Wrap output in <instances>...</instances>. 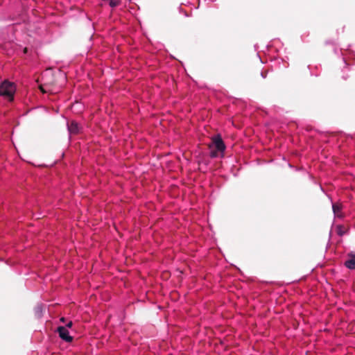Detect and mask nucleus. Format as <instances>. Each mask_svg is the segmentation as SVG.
Wrapping results in <instances>:
<instances>
[{"label": "nucleus", "mask_w": 355, "mask_h": 355, "mask_svg": "<svg viewBox=\"0 0 355 355\" xmlns=\"http://www.w3.org/2000/svg\"><path fill=\"white\" fill-rule=\"evenodd\" d=\"M212 147H214L216 150H212L211 152L210 155L211 157H216L218 152L224 153L225 145L220 135H216L212 137V144L209 145V148H211Z\"/></svg>", "instance_id": "nucleus-2"}, {"label": "nucleus", "mask_w": 355, "mask_h": 355, "mask_svg": "<svg viewBox=\"0 0 355 355\" xmlns=\"http://www.w3.org/2000/svg\"><path fill=\"white\" fill-rule=\"evenodd\" d=\"M34 312L37 318H41L43 313V305L42 304H37L34 309Z\"/></svg>", "instance_id": "nucleus-7"}, {"label": "nucleus", "mask_w": 355, "mask_h": 355, "mask_svg": "<svg viewBox=\"0 0 355 355\" xmlns=\"http://www.w3.org/2000/svg\"><path fill=\"white\" fill-rule=\"evenodd\" d=\"M346 268L355 270V252H350L347 254V259L345 262Z\"/></svg>", "instance_id": "nucleus-4"}, {"label": "nucleus", "mask_w": 355, "mask_h": 355, "mask_svg": "<svg viewBox=\"0 0 355 355\" xmlns=\"http://www.w3.org/2000/svg\"><path fill=\"white\" fill-rule=\"evenodd\" d=\"M15 90L16 87L15 84L8 80H4L0 85V96L8 98L9 101L13 99Z\"/></svg>", "instance_id": "nucleus-1"}, {"label": "nucleus", "mask_w": 355, "mask_h": 355, "mask_svg": "<svg viewBox=\"0 0 355 355\" xmlns=\"http://www.w3.org/2000/svg\"><path fill=\"white\" fill-rule=\"evenodd\" d=\"M261 76H262L263 78H265L266 77V73H263V72H262V73H261Z\"/></svg>", "instance_id": "nucleus-11"}, {"label": "nucleus", "mask_w": 355, "mask_h": 355, "mask_svg": "<svg viewBox=\"0 0 355 355\" xmlns=\"http://www.w3.org/2000/svg\"><path fill=\"white\" fill-rule=\"evenodd\" d=\"M68 130L71 134H77L80 130L78 123L74 121H71L67 124Z\"/></svg>", "instance_id": "nucleus-5"}, {"label": "nucleus", "mask_w": 355, "mask_h": 355, "mask_svg": "<svg viewBox=\"0 0 355 355\" xmlns=\"http://www.w3.org/2000/svg\"><path fill=\"white\" fill-rule=\"evenodd\" d=\"M332 209L335 217L343 218V216L341 213L342 206L339 204L332 203Z\"/></svg>", "instance_id": "nucleus-6"}, {"label": "nucleus", "mask_w": 355, "mask_h": 355, "mask_svg": "<svg viewBox=\"0 0 355 355\" xmlns=\"http://www.w3.org/2000/svg\"><path fill=\"white\" fill-rule=\"evenodd\" d=\"M73 325V322L71 321H69V322L67 323L66 326L64 327H67V329H68V328H71Z\"/></svg>", "instance_id": "nucleus-10"}, {"label": "nucleus", "mask_w": 355, "mask_h": 355, "mask_svg": "<svg viewBox=\"0 0 355 355\" xmlns=\"http://www.w3.org/2000/svg\"><path fill=\"white\" fill-rule=\"evenodd\" d=\"M337 233L340 236H343V235H344L345 234V232L343 230L342 226H340V225L338 226V227H337Z\"/></svg>", "instance_id": "nucleus-9"}, {"label": "nucleus", "mask_w": 355, "mask_h": 355, "mask_svg": "<svg viewBox=\"0 0 355 355\" xmlns=\"http://www.w3.org/2000/svg\"><path fill=\"white\" fill-rule=\"evenodd\" d=\"M60 321L64 322L65 321V318H60Z\"/></svg>", "instance_id": "nucleus-12"}, {"label": "nucleus", "mask_w": 355, "mask_h": 355, "mask_svg": "<svg viewBox=\"0 0 355 355\" xmlns=\"http://www.w3.org/2000/svg\"><path fill=\"white\" fill-rule=\"evenodd\" d=\"M58 333L60 338L66 342H71L73 337L69 335V331L67 327L60 326L58 327Z\"/></svg>", "instance_id": "nucleus-3"}, {"label": "nucleus", "mask_w": 355, "mask_h": 355, "mask_svg": "<svg viewBox=\"0 0 355 355\" xmlns=\"http://www.w3.org/2000/svg\"><path fill=\"white\" fill-rule=\"evenodd\" d=\"M119 3H120V1L119 0H110V2H109V5L112 8L116 7L117 6L119 5Z\"/></svg>", "instance_id": "nucleus-8"}]
</instances>
